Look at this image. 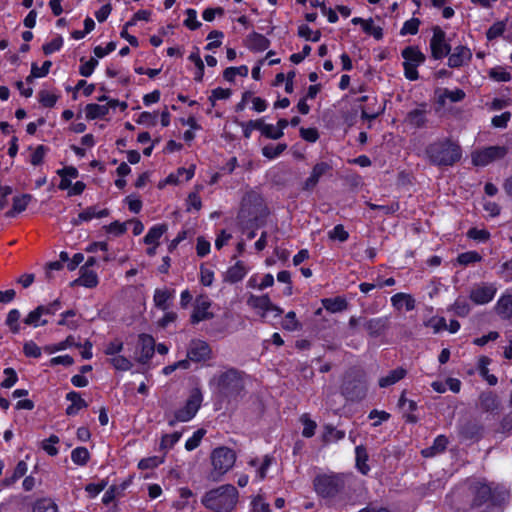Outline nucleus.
<instances>
[{"mask_svg": "<svg viewBox=\"0 0 512 512\" xmlns=\"http://www.w3.org/2000/svg\"><path fill=\"white\" fill-rule=\"evenodd\" d=\"M99 101H107L105 104L91 103L85 107V115L89 120L105 117L110 109H114L119 105L118 100H108L107 97L103 96L99 98Z\"/></svg>", "mask_w": 512, "mask_h": 512, "instance_id": "nucleus-13", "label": "nucleus"}, {"mask_svg": "<svg viewBox=\"0 0 512 512\" xmlns=\"http://www.w3.org/2000/svg\"><path fill=\"white\" fill-rule=\"evenodd\" d=\"M287 148L286 144L280 143L277 145H267L262 148V154L264 157L272 160L281 155Z\"/></svg>", "mask_w": 512, "mask_h": 512, "instance_id": "nucleus-46", "label": "nucleus"}, {"mask_svg": "<svg viewBox=\"0 0 512 512\" xmlns=\"http://www.w3.org/2000/svg\"><path fill=\"white\" fill-rule=\"evenodd\" d=\"M392 306L398 311H411L415 308V299L407 293H397L391 297Z\"/></svg>", "mask_w": 512, "mask_h": 512, "instance_id": "nucleus-21", "label": "nucleus"}, {"mask_svg": "<svg viewBox=\"0 0 512 512\" xmlns=\"http://www.w3.org/2000/svg\"><path fill=\"white\" fill-rule=\"evenodd\" d=\"M507 154L504 146H490L472 153V163L475 166H487L495 160L502 159Z\"/></svg>", "mask_w": 512, "mask_h": 512, "instance_id": "nucleus-9", "label": "nucleus"}, {"mask_svg": "<svg viewBox=\"0 0 512 512\" xmlns=\"http://www.w3.org/2000/svg\"><path fill=\"white\" fill-rule=\"evenodd\" d=\"M316 494L322 498H333L345 486L344 476L336 473L318 474L313 481Z\"/></svg>", "mask_w": 512, "mask_h": 512, "instance_id": "nucleus-4", "label": "nucleus"}, {"mask_svg": "<svg viewBox=\"0 0 512 512\" xmlns=\"http://www.w3.org/2000/svg\"><path fill=\"white\" fill-rule=\"evenodd\" d=\"M174 295V290H169L167 288H158L155 290L153 295L154 305L157 308L166 311L169 309L170 303L174 299Z\"/></svg>", "mask_w": 512, "mask_h": 512, "instance_id": "nucleus-19", "label": "nucleus"}, {"mask_svg": "<svg viewBox=\"0 0 512 512\" xmlns=\"http://www.w3.org/2000/svg\"><path fill=\"white\" fill-rule=\"evenodd\" d=\"M205 434H206V431L204 429H198L197 431H195L193 433V435L186 440V443H185L186 450L192 451V450L196 449L200 445Z\"/></svg>", "mask_w": 512, "mask_h": 512, "instance_id": "nucleus-55", "label": "nucleus"}, {"mask_svg": "<svg viewBox=\"0 0 512 512\" xmlns=\"http://www.w3.org/2000/svg\"><path fill=\"white\" fill-rule=\"evenodd\" d=\"M273 458L269 455H265L263 460L260 462L258 459H251L248 464L251 467L256 468V481H262L267 475V471L272 465Z\"/></svg>", "mask_w": 512, "mask_h": 512, "instance_id": "nucleus-22", "label": "nucleus"}, {"mask_svg": "<svg viewBox=\"0 0 512 512\" xmlns=\"http://www.w3.org/2000/svg\"><path fill=\"white\" fill-rule=\"evenodd\" d=\"M281 327L287 331H296L300 328V323L296 318L294 311H289L281 322Z\"/></svg>", "mask_w": 512, "mask_h": 512, "instance_id": "nucleus-50", "label": "nucleus"}, {"mask_svg": "<svg viewBox=\"0 0 512 512\" xmlns=\"http://www.w3.org/2000/svg\"><path fill=\"white\" fill-rule=\"evenodd\" d=\"M123 347L124 344L120 339H114L105 345L104 354L109 358L114 357L122 352Z\"/></svg>", "mask_w": 512, "mask_h": 512, "instance_id": "nucleus-53", "label": "nucleus"}, {"mask_svg": "<svg viewBox=\"0 0 512 512\" xmlns=\"http://www.w3.org/2000/svg\"><path fill=\"white\" fill-rule=\"evenodd\" d=\"M73 346L79 347L80 344H77L75 342V338L72 335H69L65 340H63V341H61L59 343L45 345L43 347V351L46 354L51 355V354H54L56 352L66 350V349H68L70 347H73Z\"/></svg>", "mask_w": 512, "mask_h": 512, "instance_id": "nucleus-33", "label": "nucleus"}, {"mask_svg": "<svg viewBox=\"0 0 512 512\" xmlns=\"http://www.w3.org/2000/svg\"><path fill=\"white\" fill-rule=\"evenodd\" d=\"M184 25L190 30H196L201 26V23L197 19V12L195 9L189 8L186 10Z\"/></svg>", "mask_w": 512, "mask_h": 512, "instance_id": "nucleus-63", "label": "nucleus"}, {"mask_svg": "<svg viewBox=\"0 0 512 512\" xmlns=\"http://www.w3.org/2000/svg\"><path fill=\"white\" fill-rule=\"evenodd\" d=\"M251 128H258L263 136L269 139L277 140L283 136V132L277 129L273 124H266L263 120L261 122H253L250 124Z\"/></svg>", "mask_w": 512, "mask_h": 512, "instance_id": "nucleus-25", "label": "nucleus"}, {"mask_svg": "<svg viewBox=\"0 0 512 512\" xmlns=\"http://www.w3.org/2000/svg\"><path fill=\"white\" fill-rule=\"evenodd\" d=\"M210 353V347L205 341L193 340L189 345L187 356L189 360L199 362L208 359Z\"/></svg>", "mask_w": 512, "mask_h": 512, "instance_id": "nucleus-15", "label": "nucleus"}, {"mask_svg": "<svg viewBox=\"0 0 512 512\" xmlns=\"http://www.w3.org/2000/svg\"><path fill=\"white\" fill-rule=\"evenodd\" d=\"M251 511L252 512H271L270 505L266 500L257 495L251 500Z\"/></svg>", "mask_w": 512, "mask_h": 512, "instance_id": "nucleus-58", "label": "nucleus"}, {"mask_svg": "<svg viewBox=\"0 0 512 512\" xmlns=\"http://www.w3.org/2000/svg\"><path fill=\"white\" fill-rule=\"evenodd\" d=\"M109 211L107 209H97L96 207H88L81 213L78 218L73 221L75 225H79L82 222L90 221L94 218H103L108 216Z\"/></svg>", "mask_w": 512, "mask_h": 512, "instance_id": "nucleus-26", "label": "nucleus"}, {"mask_svg": "<svg viewBox=\"0 0 512 512\" xmlns=\"http://www.w3.org/2000/svg\"><path fill=\"white\" fill-rule=\"evenodd\" d=\"M430 48L432 56L435 59H441L448 55L450 46L446 43L445 33L441 29H434L433 36L430 40Z\"/></svg>", "mask_w": 512, "mask_h": 512, "instance_id": "nucleus-14", "label": "nucleus"}, {"mask_svg": "<svg viewBox=\"0 0 512 512\" xmlns=\"http://www.w3.org/2000/svg\"><path fill=\"white\" fill-rule=\"evenodd\" d=\"M203 402V394L199 388L191 390L183 407L177 409L173 415L167 416L168 424L174 426L178 422H188L193 419Z\"/></svg>", "mask_w": 512, "mask_h": 512, "instance_id": "nucleus-5", "label": "nucleus"}, {"mask_svg": "<svg viewBox=\"0 0 512 512\" xmlns=\"http://www.w3.org/2000/svg\"><path fill=\"white\" fill-rule=\"evenodd\" d=\"M211 306L212 302L208 296L199 295L194 303L193 312L191 314V322L195 324L213 318L214 314L210 310Z\"/></svg>", "mask_w": 512, "mask_h": 512, "instance_id": "nucleus-11", "label": "nucleus"}, {"mask_svg": "<svg viewBox=\"0 0 512 512\" xmlns=\"http://www.w3.org/2000/svg\"><path fill=\"white\" fill-rule=\"evenodd\" d=\"M489 77L497 82H508L511 80V74L506 68L497 66L491 68L488 72Z\"/></svg>", "mask_w": 512, "mask_h": 512, "instance_id": "nucleus-47", "label": "nucleus"}, {"mask_svg": "<svg viewBox=\"0 0 512 512\" xmlns=\"http://www.w3.org/2000/svg\"><path fill=\"white\" fill-rule=\"evenodd\" d=\"M356 453V467L360 473L366 475L370 471L368 465V454L363 446H357L355 448Z\"/></svg>", "mask_w": 512, "mask_h": 512, "instance_id": "nucleus-37", "label": "nucleus"}, {"mask_svg": "<svg viewBox=\"0 0 512 512\" xmlns=\"http://www.w3.org/2000/svg\"><path fill=\"white\" fill-rule=\"evenodd\" d=\"M81 62L82 64L79 67V73L84 77L91 76L98 65V60L96 58H91L87 61L81 59Z\"/></svg>", "mask_w": 512, "mask_h": 512, "instance_id": "nucleus-62", "label": "nucleus"}, {"mask_svg": "<svg viewBox=\"0 0 512 512\" xmlns=\"http://www.w3.org/2000/svg\"><path fill=\"white\" fill-rule=\"evenodd\" d=\"M32 512H58V505L53 499L43 497L33 503Z\"/></svg>", "mask_w": 512, "mask_h": 512, "instance_id": "nucleus-34", "label": "nucleus"}, {"mask_svg": "<svg viewBox=\"0 0 512 512\" xmlns=\"http://www.w3.org/2000/svg\"><path fill=\"white\" fill-rule=\"evenodd\" d=\"M491 360L486 356H481L478 359L477 367L479 374L488 382L489 385L493 386L497 384V377L489 373L488 365Z\"/></svg>", "mask_w": 512, "mask_h": 512, "instance_id": "nucleus-36", "label": "nucleus"}, {"mask_svg": "<svg viewBox=\"0 0 512 512\" xmlns=\"http://www.w3.org/2000/svg\"><path fill=\"white\" fill-rule=\"evenodd\" d=\"M497 313L505 319L512 317V295H503L496 304Z\"/></svg>", "mask_w": 512, "mask_h": 512, "instance_id": "nucleus-35", "label": "nucleus"}, {"mask_svg": "<svg viewBox=\"0 0 512 512\" xmlns=\"http://www.w3.org/2000/svg\"><path fill=\"white\" fill-rule=\"evenodd\" d=\"M59 437L51 435L48 439H45L41 443L42 449L50 456H56L58 454V448L56 445L59 443Z\"/></svg>", "mask_w": 512, "mask_h": 512, "instance_id": "nucleus-51", "label": "nucleus"}, {"mask_svg": "<svg viewBox=\"0 0 512 512\" xmlns=\"http://www.w3.org/2000/svg\"><path fill=\"white\" fill-rule=\"evenodd\" d=\"M248 75V67L245 65L239 67H228L224 70L223 77L226 81L233 82L236 76L246 77Z\"/></svg>", "mask_w": 512, "mask_h": 512, "instance_id": "nucleus-42", "label": "nucleus"}, {"mask_svg": "<svg viewBox=\"0 0 512 512\" xmlns=\"http://www.w3.org/2000/svg\"><path fill=\"white\" fill-rule=\"evenodd\" d=\"M388 327V318L387 317H379L373 318L364 323L365 330L371 336H378Z\"/></svg>", "mask_w": 512, "mask_h": 512, "instance_id": "nucleus-24", "label": "nucleus"}, {"mask_svg": "<svg viewBox=\"0 0 512 512\" xmlns=\"http://www.w3.org/2000/svg\"><path fill=\"white\" fill-rule=\"evenodd\" d=\"M366 205L372 209L377 210L380 215H391L399 210V203L393 202L388 205H376L371 202H367Z\"/></svg>", "mask_w": 512, "mask_h": 512, "instance_id": "nucleus-49", "label": "nucleus"}, {"mask_svg": "<svg viewBox=\"0 0 512 512\" xmlns=\"http://www.w3.org/2000/svg\"><path fill=\"white\" fill-rule=\"evenodd\" d=\"M426 153L430 161L437 165H452L460 160L462 155L460 146L449 140L432 143Z\"/></svg>", "mask_w": 512, "mask_h": 512, "instance_id": "nucleus-2", "label": "nucleus"}, {"mask_svg": "<svg viewBox=\"0 0 512 512\" xmlns=\"http://www.w3.org/2000/svg\"><path fill=\"white\" fill-rule=\"evenodd\" d=\"M497 287L492 283H481L470 291V299L477 305H484L493 300Z\"/></svg>", "mask_w": 512, "mask_h": 512, "instance_id": "nucleus-12", "label": "nucleus"}, {"mask_svg": "<svg viewBox=\"0 0 512 512\" xmlns=\"http://www.w3.org/2000/svg\"><path fill=\"white\" fill-rule=\"evenodd\" d=\"M407 121L415 127H421L426 121L425 113L422 110H413L407 115Z\"/></svg>", "mask_w": 512, "mask_h": 512, "instance_id": "nucleus-61", "label": "nucleus"}, {"mask_svg": "<svg viewBox=\"0 0 512 512\" xmlns=\"http://www.w3.org/2000/svg\"><path fill=\"white\" fill-rule=\"evenodd\" d=\"M246 304L248 307L265 321L269 315L278 318L283 314V309L274 304L268 294H253L247 296Z\"/></svg>", "mask_w": 512, "mask_h": 512, "instance_id": "nucleus-7", "label": "nucleus"}, {"mask_svg": "<svg viewBox=\"0 0 512 512\" xmlns=\"http://www.w3.org/2000/svg\"><path fill=\"white\" fill-rule=\"evenodd\" d=\"M345 437V432L331 425L324 427L323 440L325 442L339 441Z\"/></svg>", "mask_w": 512, "mask_h": 512, "instance_id": "nucleus-48", "label": "nucleus"}, {"mask_svg": "<svg viewBox=\"0 0 512 512\" xmlns=\"http://www.w3.org/2000/svg\"><path fill=\"white\" fill-rule=\"evenodd\" d=\"M168 227L166 224H157L152 226L144 237L147 245H159V239L166 233Z\"/></svg>", "mask_w": 512, "mask_h": 512, "instance_id": "nucleus-29", "label": "nucleus"}, {"mask_svg": "<svg viewBox=\"0 0 512 512\" xmlns=\"http://www.w3.org/2000/svg\"><path fill=\"white\" fill-rule=\"evenodd\" d=\"M155 351V340L152 336L141 334L138 338V344L134 354V358L139 363H147L153 356Z\"/></svg>", "mask_w": 512, "mask_h": 512, "instance_id": "nucleus-10", "label": "nucleus"}, {"mask_svg": "<svg viewBox=\"0 0 512 512\" xmlns=\"http://www.w3.org/2000/svg\"><path fill=\"white\" fill-rule=\"evenodd\" d=\"M32 196L30 194H22L13 198V206L10 211L6 213L7 217H14L16 214L23 212L29 205Z\"/></svg>", "mask_w": 512, "mask_h": 512, "instance_id": "nucleus-32", "label": "nucleus"}, {"mask_svg": "<svg viewBox=\"0 0 512 512\" xmlns=\"http://www.w3.org/2000/svg\"><path fill=\"white\" fill-rule=\"evenodd\" d=\"M52 66L51 61H45L41 67L37 64H32L31 74L27 77V81H31L33 78H42L45 77Z\"/></svg>", "mask_w": 512, "mask_h": 512, "instance_id": "nucleus-45", "label": "nucleus"}, {"mask_svg": "<svg viewBox=\"0 0 512 512\" xmlns=\"http://www.w3.org/2000/svg\"><path fill=\"white\" fill-rule=\"evenodd\" d=\"M482 260L481 255L476 251H468L458 255L457 262L461 265H468Z\"/></svg>", "mask_w": 512, "mask_h": 512, "instance_id": "nucleus-57", "label": "nucleus"}, {"mask_svg": "<svg viewBox=\"0 0 512 512\" xmlns=\"http://www.w3.org/2000/svg\"><path fill=\"white\" fill-rule=\"evenodd\" d=\"M239 499L238 490L231 484L212 489L202 499L203 505L213 512H232Z\"/></svg>", "mask_w": 512, "mask_h": 512, "instance_id": "nucleus-1", "label": "nucleus"}, {"mask_svg": "<svg viewBox=\"0 0 512 512\" xmlns=\"http://www.w3.org/2000/svg\"><path fill=\"white\" fill-rule=\"evenodd\" d=\"M490 504H496L492 500L491 488L487 484H478L475 487V495L472 501V506L481 507L485 505V507L488 508Z\"/></svg>", "mask_w": 512, "mask_h": 512, "instance_id": "nucleus-16", "label": "nucleus"}, {"mask_svg": "<svg viewBox=\"0 0 512 512\" xmlns=\"http://www.w3.org/2000/svg\"><path fill=\"white\" fill-rule=\"evenodd\" d=\"M74 284L86 288H93L96 287L98 284V276L96 272L89 270L87 268H82L81 275L78 279L74 281Z\"/></svg>", "mask_w": 512, "mask_h": 512, "instance_id": "nucleus-30", "label": "nucleus"}, {"mask_svg": "<svg viewBox=\"0 0 512 512\" xmlns=\"http://www.w3.org/2000/svg\"><path fill=\"white\" fill-rule=\"evenodd\" d=\"M76 313L74 310H67L61 314V319L58 324L65 326L70 330H76L79 327V321L75 319Z\"/></svg>", "mask_w": 512, "mask_h": 512, "instance_id": "nucleus-40", "label": "nucleus"}, {"mask_svg": "<svg viewBox=\"0 0 512 512\" xmlns=\"http://www.w3.org/2000/svg\"><path fill=\"white\" fill-rule=\"evenodd\" d=\"M246 46L252 51H264L269 47V40L259 33H252L246 39Z\"/></svg>", "mask_w": 512, "mask_h": 512, "instance_id": "nucleus-28", "label": "nucleus"}, {"mask_svg": "<svg viewBox=\"0 0 512 512\" xmlns=\"http://www.w3.org/2000/svg\"><path fill=\"white\" fill-rule=\"evenodd\" d=\"M331 170V165L327 162H319L312 168L310 176L306 179L304 187L306 189L314 188L320 178Z\"/></svg>", "mask_w": 512, "mask_h": 512, "instance_id": "nucleus-18", "label": "nucleus"}, {"mask_svg": "<svg viewBox=\"0 0 512 512\" xmlns=\"http://www.w3.org/2000/svg\"><path fill=\"white\" fill-rule=\"evenodd\" d=\"M472 57L471 50L466 46H457L448 58V65L452 68H458L470 61Z\"/></svg>", "mask_w": 512, "mask_h": 512, "instance_id": "nucleus-17", "label": "nucleus"}, {"mask_svg": "<svg viewBox=\"0 0 512 512\" xmlns=\"http://www.w3.org/2000/svg\"><path fill=\"white\" fill-rule=\"evenodd\" d=\"M298 34L300 37L313 42H317L321 38V32L319 30H312L307 25H301L298 29Z\"/></svg>", "mask_w": 512, "mask_h": 512, "instance_id": "nucleus-54", "label": "nucleus"}, {"mask_svg": "<svg viewBox=\"0 0 512 512\" xmlns=\"http://www.w3.org/2000/svg\"><path fill=\"white\" fill-rule=\"evenodd\" d=\"M220 394L226 397L238 396L244 388V380L240 372L235 369H228L211 380Z\"/></svg>", "mask_w": 512, "mask_h": 512, "instance_id": "nucleus-3", "label": "nucleus"}, {"mask_svg": "<svg viewBox=\"0 0 512 512\" xmlns=\"http://www.w3.org/2000/svg\"><path fill=\"white\" fill-rule=\"evenodd\" d=\"M210 458L212 464L210 477L212 480L218 481L232 469L236 461V454L230 448L218 447L212 451Z\"/></svg>", "mask_w": 512, "mask_h": 512, "instance_id": "nucleus-6", "label": "nucleus"}, {"mask_svg": "<svg viewBox=\"0 0 512 512\" xmlns=\"http://www.w3.org/2000/svg\"><path fill=\"white\" fill-rule=\"evenodd\" d=\"M248 271L249 268L244 264V262L237 261L225 272L224 281L229 283H237L247 275Z\"/></svg>", "mask_w": 512, "mask_h": 512, "instance_id": "nucleus-20", "label": "nucleus"}, {"mask_svg": "<svg viewBox=\"0 0 512 512\" xmlns=\"http://www.w3.org/2000/svg\"><path fill=\"white\" fill-rule=\"evenodd\" d=\"M452 310L458 316H466L470 311V306L464 298H458L451 306Z\"/></svg>", "mask_w": 512, "mask_h": 512, "instance_id": "nucleus-64", "label": "nucleus"}, {"mask_svg": "<svg viewBox=\"0 0 512 512\" xmlns=\"http://www.w3.org/2000/svg\"><path fill=\"white\" fill-rule=\"evenodd\" d=\"M90 458L89 451L85 447H77L71 452V459L74 464L83 466Z\"/></svg>", "mask_w": 512, "mask_h": 512, "instance_id": "nucleus-44", "label": "nucleus"}, {"mask_svg": "<svg viewBox=\"0 0 512 512\" xmlns=\"http://www.w3.org/2000/svg\"><path fill=\"white\" fill-rule=\"evenodd\" d=\"M300 421L303 424L302 435L306 438L312 437L315 434L317 427L316 422L310 419L307 414H303L300 418Z\"/></svg>", "mask_w": 512, "mask_h": 512, "instance_id": "nucleus-52", "label": "nucleus"}, {"mask_svg": "<svg viewBox=\"0 0 512 512\" xmlns=\"http://www.w3.org/2000/svg\"><path fill=\"white\" fill-rule=\"evenodd\" d=\"M24 323L34 328L46 325L47 320L43 319L42 308L37 307L31 311L24 319Z\"/></svg>", "mask_w": 512, "mask_h": 512, "instance_id": "nucleus-38", "label": "nucleus"}, {"mask_svg": "<svg viewBox=\"0 0 512 512\" xmlns=\"http://www.w3.org/2000/svg\"><path fill=\"white\" fill-rule=\"evenodd\" d=\"M56 174L60 177L58 188L62 191H67L69 197L81 195L86 184L83 181H75L79 176V171L74 166H65L56 171Z\"/></svg>", "mask_w": 512, "mask_h": 512, "instance_id": "nucleus-8", "label": "nucleus"}, {"mask_svg": "<svg viewBox=\"0 0 512 512\" xmlns=\"http://www.w3.org/2000/svg\"><path fill=\"white\" fill-rule=\"evenodd\" d=\"M365 33L372 35L375 39H381L383 37V30L380 26L374 24L372 19L363 21V27Z\"/></svg>", "mask_w": 512, "mask_h": 512, "instance_id": "nucleus-56", "label": "nucleus"}, {"mask_svg": "<svg viewBox=\"0 0 512 512\" xmlns=\"http://www.w3.org/2000/svg\"><path fill=\"white\" fill-rule=\"evenodd\" d=\"M136 122L146 127H153L157 123V114L153 112L144 111L139 114Z\"/></svg>", "mask_w": 512, "mask_h": 512, "instance_id": "nucleus-60", "label": "nucleus"}, {"mask_svg": "<svg viewBox=\"0 0 512 512\" xmlns=\"http://www.w3.org/2000/svg\"><path fill=\"white\" fill-rule=\"evenodd\" d=\"M19 319H20L19 310L12 309L9 311L7 318H6V324L9 326L10 330L13 333H18L20 330Z\"/></svg>", "mask_w": 512, "mask_h": 512, "instance_id": "nucleus-59", "label": "nucleus"}, {"mask_svg": "<svg viewBox=\"0 0 512 512\" xmlns=\"http://www.w3.org/2000/svg\"><path fill=\"white\" fill-rule=\"evenodd\" d=\"M322 305L324 308L332 313L340 312L346 309L347 303L345 299L337 297V298H326L322 300Z\"/></svg>", "mask_w": 512, "mask_h": 512, "instance_id": "nucleus-39", "label": "nucleus"}, {"mask_svg": "<svg viewBox=\"0 0 512 512\" xmlns=\"http://www.w3.org/2000/svg\"><path fill=\"white\" fill-rule=\"evenodd\" d=\"M406 374H407V371L404 368L398 367V368L390 371L386 376L381 377L379 379V386L384 388V387L394 385L395 383L402 380L406 376Z\"/></svg>", "mask_w": 512, "mask_h": 512, "instance_id": "nucleus-31", "label": "nucleus"}, {"mask_svg": "<svg viewBox=\"0 0 512 512\" xmlns=\"http://www.w3.org/2000/svg\"><path fill=\"white\" fill-rule=\"evenodd\" d=\"M447 444H448V439L445 436H443V435H439L434 440L433 445L430 448L423 450L422 454L425 457L432 456L435 453H439V452L444 451L446 446H447Z\"/></svg>", "mask_w": 512, "mask_h": 512, "instance_id": "nucleus-41", "label": "nucleus"}, {"mask_svg": "<svg viewBox=\"0 0 512 512\" xmlns=\"http://www.w3.org/2000/svg\"><path fill=\"white\" fill-rule=\"evenodd\" d=\"M109 363L119 371H128L133 366L131 360L121 354L109 358Z\"/></svg>", "mask_w": 512, "mask_h": 512, "instance_id": "nucleus-43", "label": "nucleus"}, {"mask_svg": "<svg viewBox=\"0 0 512 512\" xmlns=\"http://www.w3.org/2000/svg\"><path fill=\"white\" fill-rule=\"evenodd\" d=\"M66 399L71 404L66 408L67 415H76L81 409L87 407L86 401L81 397L78 392L71 391L66 395Z\"/></svg>", "mask_w": 512, "mask_h": 512, "instance_id": "nucleus-23", "label": "nucleus"}, {"mask_svg": "<svg viewBox=\"0 0 512 512\" xmlns=\"http://www.w3.org/2000/svg\"><path fill=\"white\" fill-rule=\"evenodd\" d=\"M404 63L419 66L425 61L424 54L416 47H407L402 51Z\"/></svg>", "mask_w": 512, "mask_h": 512, "instance_id": "nucleus-27", "label": "nucleus"}]
</instances>
